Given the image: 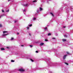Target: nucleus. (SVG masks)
Here are the masks:
<instances>
[{"label":"nucleus","instance_id":"1","mask_svg":"<svg viewBox=\"0 0 73 73\" xmlns=\"http://www.w3.org/2000/svg\"><path fill=\"white\" fill-rule=\"evenodd\" d=\"M19 72H24V71H25V70L23 68H20L19 69Z\"/></svg>","mask_w":73,"mask_h":73},{"label":"nucleus","instance_id":"7","mask_svg":"<svg viewBox=\"0 0 73 73\" xmlns=\"http://www.w3.org/2000/svg\"><path fill=\"white\" fill-rule=\"evenodd\" d=\"M8 32V31H4L3 32V34H4V33H7Z\"/></svg>","mask_w":73,"mask_h":73},{"label":"nucleus","instance_id":"25","mask_svg":"<svg viewBox=\"0 0 73 73\" xmlns=\"http://www.w3.org/2000/svg\"><path fill=\"white\" fill-rule=\"evenodd\" d=\"M6 12H9V10L6 11Z\"/></svg>","mask_w":73,"mask_h":73},{"label":"nucleus","instance_id":"20","mask_svg":"<svg viewBox=\"0 0 73 73\" xmlns=\"http://www.w3.org/2000/svg\"><path fill=\"white\" fill-rule=\"evenodd\" d=\"M65 64H66V65H68V63H65Z\"/></svg>","mask_w":73,"mask_h":73},{"label":"nucleus","instance_id":"33","mask_svg":"<svg viewBox=\"0 0 73 73\" xmlns=\"http://www.w3.org/2000/svg\"><path fill=\"white\" fill-rule=\"evenodd\" d=\"M16 22H17V21H15V23H16Z\"/></svg>","mask_w":73,"mask_h":73},{"label":"nucleus","instance_id":"12","mask_svg":"<svg viewBox=\"0 0 73 73\" xmlns=\"http://www.w3.org/2000/svg\"><path fill=\"white\" fill-rule=\"evenodd\" d=\"M51 34L50 33H49L48 34V36H50Z\"/></svg>","mask_w":73,"mask_h":73},{"label":"nucleus","instance_id":"2","mask_svg":"<svg viewBox=\"0 0 73 73\" xmlns=\"http://www.w3.org/2000/svg\"><path fill=\"white\" fill-rule=\"evenodd\" d=\"M67 56V55H65L63 56V60H65L66 58V57Z\"/></svg>","mask_w":73,"mask_h":73},{"label":"nucleus","instance_id":"36","mask_svg":"<svg viewBox=\"0 0 73 73\" xmlns=\"http://www.w3.org/2000/svg\"><path fill=\"white\" fill-rule=\"evenodd\" d=\"M21 46H24V45H21Z\"/></svg>","mask_w":73,"mask_h":73},{"label":"nucleus","instance_id":"5","mask_svg":"<svg viewBox=\"0 0 73 73\" xmlns=\"http://www.w3.org/2000/svg\"><path fill=\"white\" fill-rule=\"evenodd\" d=\"M1 49L2 50H5V49H4V48H1Z\"/></svg>","mask_w":73,"mask_h":73},{"label":"nucleus","instance_id":"23","mask_svg":"<svg viewBox=\"0 0 73 73\" xmlns=\"http://www.w3.org/2000/svg\"><path fill=\"white\" fill-rule=\"evenodd\" d=\"M36 18H34V19H33V20H36Z\"/></svg>","mask_w":73,"mask_h":73},{"label":"nucleus","instance_id":"13","mask_svg":"<svg viewBox=\"0 0 73 73\" xmlns=\"http://www.w3.org/2000/svg\"><path fill=\"white\" fill-rule=\"evenodd\" d=\"M11 62H15V60H11Z\"/></svg>","mask_w":73,"mask_h":73},{"label":"nucleus","instance_id":"28","mask_svg":"<svg viewBox=\"0 0 73 73\" xmlns=\"http://www.w3.org/2000/svg\"><path fill=\"white\" fill-rule=\"evenodd\" d=\"M2 12H4V10H2Z\"/></svg>","mask_w":73,"mask_h":73},{"label":"nucleus","instance_id":"9","mask_svg":"<svg viewBox=\"0 0 73 73\" xmlns=\"http://www.w3.org/2000/svg\"><path fill=\"white\" fill-rule=\"evenodd\" d=\"M8 34H5V35H2V36H6L7 35H8Z\"/></svg>","mask_w":73,"mask_h":73},{"label":"nucleus","instance_id":"38","mask_svg":"<svg viewBox=\"0 0 73 73\" xmlns=\"http://www.w3.org/2000/svg\"><path fill=\"white\" fill-rule=\"evenodd\" d=\"M65 27H65V26H64V27H63V28H65Z\"/></svg>","mask_w":73,"mask_h":73},{"label":"nucleus","instance_id":"14","mask_svg":"<svg viewBox=\"0 0 73 73\" xmlns=\"http://www.w3.org/2000/svg\"><path fill=\"white\" fill-rule=\"evenodd\" d=\"M66 53L67 54H69V52H66Z\"/></svg>","mask_w":73,"mask_h":73},{"label":"nucleus","instance_id":"19","mask_svg":"<svg viewBox=\"0 0 73 73\" xmlns=\"http://www.w3.org/2000/svg\"><path fill=\"white\" fill-rule=\"evenodd\" d=\"M13 39H14V38H11V40H13Z\"/></svg>","mask_w":73,"mask_h":73},{"label":"nucleus","instance_id":"17","mask_svg":"<svg viewBox=\"0 0 73 73\" xmlns=\"http://www.w3.org/2000/svg\"><path fill=\"white\" fill-rule=\"evenodd\" d=\"M33 3H35V2H37V1L36 0H35L33 1Z\"/></svg>","mask_w":73,"mask_h":73},{"label":"nucleus","instance_id":"34","mask_svg":"<svg viewBox=\"0 0 73 73\" xmlns=\"http://www.w3.org/2000/svg\"><path fill=\"white\" fill-rule=\"evenodd\" d=\"M29 35L30 36H31V34H30V33L29 34Z\"/></svg>","mask_w":73,"mask_h":73},{"label":"nucleus","instance_id":"11","mask_svg":"<svg viewBox=\"0 0 73 73\" xmlns=\"http://www.w3.org/2000/svg\"><path fill=\"white\" fill-rule=\"evenodd\" d=\"M44 29L45 31H47V27H46L44 28Z\"/></svg>","mask_w":73,"mask_h":73},{"label":"nucleus","instance_id":"3","mask_svg":"<svg viewBox=\"0 0 73 73\" xmlns=\"http://www.w3.org/2000/svg\"><path fill=\"white\" fill-rule=\"evenodd\" d=\"M23 5V6H24V7H27L28 4Z\"/></svg>","mask_w":73,"mask_h":73},{"label":"nucleus","instance_id":"10","mask_svg":"<svg viewBox=\"0 0 73 73\" xmlns=\"http://www.w3.org/2000/svg\"><path fill=\"white\" fill-rule=\"evenodd\" d=\"M39 8H40V11H42V8L41 7H40Z\"/></svg>","mask_w":73,"mask_h":73},{"label":"nucleus","instance_id":"31","mask_svg":"<svg viewBox=\"0 0 73 73\" xmlns=\"http://www.w3.org/2000/svg\"><path fill=\"white\" fill-rule=\"evenodd\" d=\"M64 37H67V36L66 35H65L64 36Z\"/></svg>","mask_w":73,"mask_h":73},{"label":"nucleus","instance_id":"26","mask_svg":"<svg viewBox=\"0 0 73 73\" xmlns=\"http://www.w3.org/2000/svg\"><path fill=\"white\" fill-rule=\"evenodd\" d=\"M36 53H38V51H36Z\"/></svg>","mask_w":73,"mask_h":73},{"label":"nucleus","instance_id":"24","mask_svg":"<svg viewBox=\"0 0 73 73\" xmlns=\"http://www.w3.org/2000/svg\"><path fill=\"white\" fill-rule=\"evenodd\" d=\"M45 41H48V40L46 39H45Z\"/></svg>","mask_w":73,"mask_h":73},{"label":"nucleus","instance_id":"15","mask_svg":"<svg viewBox=\"0 0 73 73\" xmlns=\"http://www.w3.org/2000/svg\"><path fill=\"white\" fill-rule=\"evenodd\" d=\"M2 27V25H1V24H0V28H1Z\"/></svg>","mask_w":73,"mask_h":73},{"label":"nucleus","instance_id":"27","mask_svg":"<svg viewBox=\"0 0 73 73\" xmlns=\"http://www.w3.org/2000/svg\"><path fill=\"white\" fill-rule=\"evenodd\" d=\"M23 11L24 12H25V11H26V10H24Z\"/></svg>","mask_w":73,"mask_h":73},{"label":"nucleus","instance_id":"6","mask_svg":"<svg viewBox=\"0 0 73 73\" xmlns=\"http://www.w3.org/2000/svg\"><path fill=\"white\" fill-rule=\"evenodd\" d=\"M62 40L63 41H66V40L65 39H62Z\"/></svg>","mask_w":73,"mask_h":73},{"label":"nucleus","instance_id":"16","mask_svg":"<svg viewBox=\"0 0 73 73\" xmlns=\"http://www.w3.org/2000/svg\"><path fill=\"white\" fill-rule=\"evenodd\" d=\"M30 60H31L32 62H33V61H34L32 59H30Z\"/></svg>","mask_w":73,"mask_h":73},{"label":"nucleus","instance_id":"29","mask_svg":"<svg viewBox=\"0 0 73 73\" xmlns=\"http://www.w3.org/2000/svg\"><path fill=\"white\" fill-rule=\"evenodd\" d=\"M2 16H3V15H1V16H0V18H1V17H2Z\"/></svg>","mask_w":73,"mask_h":73},{"label":"nucleus","instance_id":"4","mask_svg":"<svg viewBox=\"0 0 73 73\" xmlns=\"http://www.w3.org/2000/svg\"><path fill=\"white\" fill-rule=\"evenodd\" d=\"M44 44L43 43H40V45L41 46H42V45H44Z\"/></svg>","mask_w":73,"mask_h":73},{"label":"nucleus","instance_id":"32","mask_svg":"<svg viewBox=\"0 0 73 73\" xmlns=\"http://www.w3.org/2000/svg\"><path fill=\"white\" fill-rule=\"evenodd\" d=\"M7 49H8V48H9V47H7Z\"/></svg>","mask_w":73,"mask_h":73},{"label":"nucleus","instance_id":"21","mask_svg":"<svg viewBox=\"0 0 73 73\" xmlns=\"http://www.w3.org/2000/svg\"><path fill=\"white\" fill-rule=\"evenodd\" d=\"M29 27H27V29H28V30H29Z\"/></svg>","mask_w":73,"mask_h":73},{"label":"nucleus","instance_id":"18","mask_svg":"<svg viewBox=\"0 0 73 73\" xmlns=\"http://www.w3.org/2000/svg\"><path fill=\"white\" fill-rule=\"evenodd\" d=\"M29 26V27H32V24L30 25Z\"/></svg>","mask_w":73,"mask_h":73},{"label":"nucleus","instance_id":"30","mask_svg":"<svg viewBox=\"0 0 73 73\" xmlns=\"http://www.w3.org/2000/svg\"><path fill=\"white\" fill-rule=\"evenodd\" d=\"M17 35H19V33H17Z\"/></svg>","mask_w":73,"mask_h":73},{"label":"nucleus","instance_id":"22","mask_svg":"<svg viewBox=\"0 0 73 73\" xmlns=\"http://www.w3.org/2000/svg\"><path fill=\"white\" fill-rule=\"evenodd\" d=\"M30 47H31V48H32V46H33V45H30Z\"/></svg>","mask_w":73,"mask_h":73},{"label":"nucleus","instance_id":"35","mask_svg":"<svg viewBox=\"0 0 73 73\" xmlns=\"http://www.w3.org/2000/svg\"><path fill=\"white\" fill-rule=\"evenodd\" d=\"M52 39H55V38H52Z\"/></svg>","mask_w":73,"mask_h":73},{"label":"nucleus","instance_id":"8","mask_svg":"<svg viewBox=\"0 0 73 73\" xmlns=\"http://www.w3.org/2000/svg\"><path fill=\"white\" fill-rule=\"evenodd\" d=\"M50 14L51 15H52V16H53V17H54V15H53V13H50Z\"/></svg>","mask_w":73,"mask_h":73},{"label":"nucleus","instance_id":"37","mask_svg":"<svg viewBox=\"0 0 73 73\" xmlns=\"http://www.w3.org/2000/svg\"><path fill=\"white\" fill-rule=\"evenodd\" d=\"M11 1V0H8V1Z\"/></svg>","mask_w":73,"mask_h":73}]
</instances>
